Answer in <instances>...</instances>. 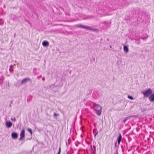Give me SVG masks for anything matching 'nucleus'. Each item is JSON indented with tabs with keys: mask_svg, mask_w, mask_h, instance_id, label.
<instances>
[{
	"mask_svg": "<svg viewBox=\"0 0 154 154\" xmlns=\"http://www.w3.org/2000/svg\"><path fill=\"white\" fill-rule=\"evenodd\" d=\"M94 109L95 110L96 113L99 116H100L102 112V107L98 104L95 103L93 104Z\"/></svg>",
	"mask_w": 154,
	"mask_h": 154,
	"instance_id": "obj_1",
	"label": "nucleus"
},
{
	"mask_svg": "<svg viewBox=\"0 0 154 154\" xmlns=\"http://www.w3.org/2000/svg\"><path fill=\"white\" fill-rule=\"evenodd\" d=\"M76 26L78 27L84 28L93 31H97V29H96L93 28L90 26H85L84 25L81 24H78L76 25Z\"/></svg>",
	"mask_w": 154,
	"mask_h": 154,
	"instance_id": "obj_2",
	"label": "nucleus"
},
{
	"mask_svg": "<svg viewBox=\"0 0 154 154\" xmlns=\"http://www.w3.org/2000/svg\"><path fill=\"white\" fill-rule=\"evenodd\" d=\"M141 93L143 94L145 97H148L152 94V91L150 88H148L141 91Z\"/></svg>",
	"mask_w": 154,
	"mask_h": 154,
	"instance_id": "obj_3",
	"label": "nucleus"
},
{
	"mask_svg": "<svg viewBox=\"0 0 154 154\" xmlns=\"http://www.w3.org/2000/svg\"><path fill=\"white\" fill-rule=\"evenodd\" d=\"M58 86H55L54 84H52L50 85L48 88V89H50L51 90L54 92H56Z\"/></svg>",
	"mask_w": 154,
	"mask_h": 154,
	"instance_id": "obj_4",
	"label": "nucleus"
},
{
	"mask_svg": "<svg viewBox=\"0 0 154 154\" xmlns=\"http://www.w3.org/2000/svg\"><path fill=\"white\" fill-rule=\"evenodd\" d=\"M32 81L31 79L29 78H25L23 79L22 80L21 85H22L23 84H26V83L27 82H31Z\"/></svg>",
	"mask_w": 154,
	"mask_h": 154,
	"instance_id": "obj_5",
	"label": "nucleus"
},
{
	"mask_svg": "<svg viewBox=\"0 0 154 154\" xmlns=\"http://www.w3.org/2000/svg\"><path fill=\"white\" fill-rule=\"evenodd\" d=\"M12 138L14 139H16L18 137V134L17 133L13 132L11 134Z\"/></svg>",
	"mask_w": 154,
	"mask_h": 154,
	"instance_id": "obj_6",
	"label": "nucleus"
},
{
	"mask_svg": "<svg viewBox=\"0 0 154 154\" xmlns=\"http://www.w3.org/2000/svg\"><path fill=\"white\" fill-rule=\"evenodd\" d=\"M136 117V116H131L127 117H126L125 118V119H124V120H123V122L124 123H125L126 121H127L128 120L130 119V118Z\"/></svg>",
	"mask_w": 154,
	"mask_h": 154,
	"instance_id": "obj_7",
	"label": "nucleus"
},
{
	"mask_svg": "<svg viewBox=\"0 0 154 154\" xmlns=\"http://www.w3.org/2000/svg\"><path fill=\"white\" fill-rule=\"evenodd\" d=\"M5 124L7 127L8 128H11L12 125V123L10 121L6 122Z\"/></svg>",
	"mask_w": 154,
	"mask_h": 154,
	"instance_id": "obj_8",
	"label": "nucleus"
},
{
	"mask_svg": "<svg viewBox=\"0 0 154 154\" xmlns=\"http://www.w3.org/2000/svg\"><path fill=\"white\" fill-rule=\"evenodd\" d=\"M42 45L43 46L47 47L49 46V43L48 41H45L42 42Z\"/></svg>",
	"mask_w": 154,
	"mask_h": 154,
	"instance_id": "obj_9",
	"label": "nucleus"
},
{
	"mask_svg": "<svg viewBox=\"0 0 154 154\" xmlns=\"http://www.w3.org/2000/svg\"><path fill=\"white\" fill-rule=\"evenodd\" d=\"M119 136L117 137V141L118 145H119L122 140V136L120 133H119Z\"/></svg>",
	"mask_w": 154,
	"mask_h": 154,
	"instance_id": "obj_10",
	"label": "nucleus"
},
{
	"mask_svg": "<svg viewBox=\"0 0 154 154\" xmlns=\"http://www.w3.org/2000/svg\"><path fill=\"white\" fill-rule=\"evenodd\" d=\"M25 129L24 128H23L20 132V137L24 138L25 136Z\"/></svg>",
	"mask_w": 154,
	"mask_h": 154,
	"instance_id": "obj_11",
	"label": "nucleus"
},
{
	"mask_svg": "<svg viewBox=\"0 0 154 154\" xmlns=\"http://www.w3.org/2000/svg\"><path fill=\"white\" fill-rule=\"evenodd\" d=\"M149 100L151 102L154 101V94H151V96L149 97Z\"/></svg>",
	"mask_w": 154,
	"mask_h": 154,
	"instance_id": "obj_12",
	"label": "nucleus"
},
{
	"mask_svg": "<svg viewBox=\"0 0 154 154\" xmlns=\"http://www.w3.org/2000/svg\"><path fill=\"white\" fill-rule=\"evenodd\" d=\"M124 50L125 52H128L129 51L128 48V47L126 45L124 46Z\"/></svg>",
	"mask_w": 154,
	"mask_h": 154,
	"instance_id": "obj_13",
	"label": "nucleus"
},
{
	"mask_svg": "<svg viewBox=\"0 0 154 154\" xmlns=\"http://www.w3.org/2000/svg\"><path fill=\"white\" fill-rule=\"evenodd\" d=\"M128 97L129 99L131 100H134V97L131 96L129 95H128Z\"/></svg>",
	"mask_w": 154,
	"mask_h": 154,
	"instance_id": "obj_14",
	"label": "nucleus"
},
{
	"mask_svg": "<svg viewBox=\"0 0 154 154\" xmlns=\"http://www.w3.org/2000/svg\"><path fill=\"white\" fill-rule=\"evenodd\" d=\"M27 130L31 134H32V130L31 128H28V129Z\"/></svg>",
	"mask_w": 154,
	"mask_h": 154,
	"instance_id": "obj_15",
	"label": "nucleus"
},
{
	"mask_svg": "<svg viewBox=\"0 0 154 154\" xmlns=\"http://www.w3.org/2000/svg\"><path fill=\"white\" fill-rule=\"evenodd\" d=\"M117 142L116 141L115 143V147L114 149L116 150L117 152V149H116Z\"/></svg>",
	"mask_w": 154,
	"mask_h": 154,
	"instance_id": "obj_16",
	"label": "nucleus"
},
{
	"mask_svg": "<svg viewBox=\"0 0 154 154\" xmlns=\"http://www.w3.org/2000/svg\"><path fill=\"white\" fill-rule=\"evenodd\" d=\"M146 108L141 109V111L142 112H144L146 111Z\"/></svg>",
	"mask_w": 154,
	"mask_h": 154,
	"instance_id": "obj_17",
	"label": "nucleus"
},
{
	"mask_svg": "<svg viewBox=\"0 0 154 154\" xmlns=\"http://www.w3.org/2000/svg\"><path fill=\"white\" fill-rule=\"evenodd\" d=\"M11 120L12 121H14V122H15L16 121V119L14 117V118H11Z\"/></svg>",
	"mask_w": 154,
	"mask_h": 154,
	"instance_id": "obj_18",
	"label": "nucleus"
},
{
	"mask_svg": "<svg viewBox=\"0 0 154 154\" xmlns=\"http://www.w3.org/2000/svg\"><path fill=\"white\" fill-rule=\"evenodd\" d=\"M60 152H61V149H60V148H59V149L58 152V153H57V154H60Z\"/></svg>",
	"mask_w": 154,
	"mask_h": 154,
	"instance_id": "obj_19",
	"label": "nucleus"
},
{
	"mask_svg": "<svg viewBox=\"0 0 154 154\" xmlns=\"http://www.w3.org/2000/svg\"><path fill=\"white\" fill-rule=\"evenodd\" d=\"M54 116H57L59 115V114L58 113H56L55 112H54Z\"/></svg>",
	"mask_w": 154,
	"mask_h": 154,
	"instance_id": "obj_20",
	"label": "nucleus"
},
{
	"mask_svg": "<svg viewBox=\"0 0 154 154\" xmlns=\"http://www.w3.org/2000/svg\"><path fill=\"white\" fill-rule=\"evenodd\" d=\"M68 144L69 145L70 144V139L69 138L68 140Z\"/></svg>",
	"mask_w": 154,
	"mask_h": 154,
	"instance_id": "obj_21",
	"label": "nucleus"
},
{
	"mask_svg": "<svg viewBox=\"0 0 154 154\" xmlns=\"http://www.w3.org/2000/svg\"><path fill=\"white\" fill-rule=\"evenodd\" d=\"M12 102H13V101L12 100H11V102H10V103H11L9 105V106L10 107H11V104H12Z\"/></svg>",
	"mask_w": 154,
	"mask_h": 154,
	"instance_id": "obj_22",
	"label": "nucleus"
},
{
	"mask_svg": "<svg viewBox=\"0 0 154 154\" xmlns=\"http://www.w3.org/2000/svg\"><path fill=\"white\" fill-rule=\"evenodd\" d=\"M91 153L92 154V151H93V148H92V146L91 145Z\"/></svg>",
	"mask_w": 154,
	"mask_h": 154,
	"instance_id": "obj_23",
	"label": "nucleus"
},
{
	"mask_svg": "<svg viewBox=\"0 0 154 154\" xmlns=\"http://www.w3.org/2000/svg\"><path fill=\"white\" fill-rule=\"evenodd\" d=\"M9 71L10 72H13V70L11 69V68H10L9 69Z\"/></svg>",
	"mask_w": 154,
	"mask_h": 154,
	"instance_id": "obj_24",
	"label": "nucleus"
},
{
	"mask_svg": "<svg viewBox=\"0 0 154 154\" xmlns=\"http://www.w3.org/2000/svg\"><path fill=\"white\" fill-rule=\"evenodd\" d=\"M14 67L12 65H11L10 66V68H13Z\"/></svg>",
	"mask_w": 154,
	"mask_h": 154,
	"instance_id": "obj_25",
	"label": "nucleus"
},
{
	"mask_svg": "<svg viewBox=\"0 0 154 154\" xmlns=\"http://www.w3.org/2000/svg\"><path fill=\"white\" fill-rule=\"evenodd\" d=\"M23 138V137H20V139H19V140H21V139H22V138Z\"/></svg>",
	"mask_w": 154,
	"mask_h": 154,
	"instance_id": "obj_26",
	"label": "nucleus"
},
{
	"mask_svg": "<svg viewBox=\"0 0 154 154\" xmlns=\"http://www.w3.org/2000/svg\"><path fill=\"white\" fill-rule=\"evenodd\" d=\"M93 146V147H94V151H95V150H96L95 149V147H96L94 145Z\"/></svg>",
	"mask_w": 154,
	"mask_h": 154,
	"instance_id": "obj_27",
	"label": "nucleus"
},
{
	"mask_svg": "<svg viewBox=\"0 0 154 154\" xmlns=\"http://www.w3.org/2000/svg\"><path fill=\"white\" fill-rule=\"evenodd\" d=\"M98 131H97V132L96 133V134H95V135H94V137H95V136H96L97 134H98Z\"/></svg>",
	"mask_w": 154,
	"mask_h": 154,
	"instance_id": "obj_28",
	"label": "nucleus"
},
{
	"mask_svg": "<svg viewBox=\"0 0 154 154\" xmlns=\"http://www.w3.org/2000/svg\"><path fill=\"white\" fill-rule=\"evenodd\" d=\"M42 80L43 81H44L45 80V78L44 77H43L42 79Z\"/></svg>",
	"mask_w": 154,
	"mask_h": 154,
	"instance_id": "obj_29",
	"label": "nucleus"
},
{
	"mask_svg": "<svg viewBox=\"0 0 154 154\" xmlns=\"http://www.w3.org/2000/svg\"><path fill=\"white\" fill-rule=\"evenodd\" d=\"M41 76V75L40 76H39V77H37V78H38V79H39V78H40Z\"/></svg>",
	"mask_w": 154,
	"mask_h": 154,
	"instance_id": "obj_30",
	"label": "nucleus"
},
{
	"mask_svg": "<svg viewBox=\"0 0 154 154\" xmlns=\"http://www.w3.org/2000/svg\"><path fill=\"white\" fill-rule=\"evenodd\" d=\"M66 145L67 146V143L66 141Z\"/></svg>",
	"mask_w": 154,
	"mask_h": 154,
	"instance_id": "obj_31",
	"label": "nucleus"
},
{
	"mask_svg": "<svg viewBox=\"0 0 154 154\" xmlns=\"http://www.w3.org/2000/svg\"><path fill=\"white\" fill-rule=\"evenodd\" d=\"M4 8H5V5H4Z\"/></svg>",
	"mask_w": 154,
	"mask_h": 154,
	"instance_id": "obj_32",
	"label": "nucleus"
},
{
	"mask_svg": "<svg viewBox=\"0 0 154 154\" xmlns=\"http://www.w3.org/2000/svg\"><path fill=\"white\" fill-rule=\"evenodd\" d=\"M15 35H16V34L15 33V34H14V36H15Z\"/></svg>",
	"mask_w": 154,
	"mask_h": 154,
	"instance_id": "obj_33",
	"label": "nucleus"
},
{
	"mask_svg": "<svg viewBox=\"0 0 154 154\" xmlns=\"http://www.w3.org/2000/svg\"><path fill=\"white\" fill-rule=\"evenodd\" d=\"M110 48H111V46H110Z\"/></svg>",
	"mask_w": 154,
	"mask_h": 154,
	"instance_id": "obj_34",
	"label": "nucleus"
}]
</instances>
